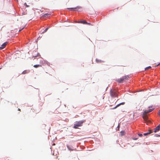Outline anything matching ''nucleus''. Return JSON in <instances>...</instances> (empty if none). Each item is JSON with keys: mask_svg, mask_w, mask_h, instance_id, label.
Here are the masks:
<instances>
[{"mask_svg": "<svg viewBox=\"0 0 160 160\" xmlns=\"http://www.w3.org/2000/svg\"><path fill=\"white\" fill-rule=\"evenodd\" d=\"M129 78L128 76H123L121 78H118L116 80V81L118 83H122L124 82H126Z\"/></svg>", "mask_w": 160, "mask_h": 160, "instance_id": "nucleus-1", "label": "nucleus"}, {"mask_svg": "<svg viewBox=\"0 0 160 160\" xmlns=\"http://www.w3.org/2000/svg\"><path fill=\"white\" fill-rule=\"evenodd\" d=\"M118 92L117 91L114 89H112L110 91V95L112 97L115 98L118 96Z\"/></svg>", "mask_w": 160, "mask_h": 160, "instance_id": "nucleus-2", "label": "nucleus"}, {"mask_svg": "<svg viewBox=\"0 0 160 160\" xmlns=\"http://www.w3.org/2000/svg\"><path fill=\"white\" fill-rule=\"evenodd\" d=\"M85 121H79L76 122L74 124L73 128H78V127H80L82 126L83 123Z\"/></svg>", "mask_w": 160, "mask_h": 160, "instance_id": "nucleus-3", "label": "nucleus"}, {"mask_svg": "<svg viewBox=\"0 0 160 160\" xmlns=\"http://www.w3.org/2000/svg\"><path fill=\"white\" fill-rule=\"evenodd\" d=\"M7 42H5L2 45L1 47H0V50H2L6 46L7 44Z\"/></svg>", "mask_w": 160, "mask_h": 160, "instance_id": "nucleus-4", "label": "nucleus"}, {"mask_svg": "<svg viewBox=\"0 0 160 160\" xmlns=\"http://www.w3.org/2000/svg\"><path fill=\"white\" fill-rule=\"evenodd\" d=\"M160 125H159L158 126L156 127V128H154V132H158V131L159 130H160Z\"/></svg>", "mask_w": 160, "mask_h": 160, "instance_id": "nucleus-5", "label": "nucleus"}, {"mask_svg": "<svg viewBox=\"0 0 160 160\" xmlns=\"http://www.w3.org/2000/svg\"><path fill=\"white\" fill-rule=\"evenodd\" d=\"M81 7L80 6H77L76 8H68V9H70L71 10H73L75 11V9H81Z\"/></svg>", "mask_w": 160, "mask_h": 160, "instance_id": "nucleus-6", "label": "nucleus"}, {"mask_svg": "<svg viewBox=\"0 0 160 160\" xmlns=\"http://www.w3.org/2000/svg\"><path fill=\"white\" fill-rule=\"evenodd\" d=\"M153 110V109H149V110H145L144 111V113L147 114L151 112H152Z\"/></svg>", "mask_w": 160, "mask_h": 160, "instance_id": "nucleus-7", "label": "nucleus"}, {"mask_svg": "<svg viewBox=\"0 0 160 160\" xmlns=\"http://www.w3.org/2000/svg\"><path fill=\"white\" fill-rule=\"evenodd\" d=\"M124 103H125L124 102H123L121 103H120L119 104H118L116 107H115L114 108H113L112 109H115L116 108H117L119 106H120V105H123L124 104Z\"/></svg>", "mask_w": 160, "mask_h": 160, "instance_id": "nucleus-8", "label": "nucleus"}, {"mask_svg": "<svg viewBox=\"0 0 160 160\" xmlns=\"http://www.w3.org/2000/svg\"><path fill=\"white\" fill-rule=\"evenodd\" d=\"M96 61L98 63H101L104 62L102 60L99 59H96Z\"/></svg>", "mask_w": 160, "mask_h": 160, "instance_id": "nucleus-9", "label": "nucleus"}, {"mask_svg": "<svg viewBox=\"0 0 160 160\" xmlns=\"http://www.w3.org/2000/svg\"><path fill=\"white\" fill-rule=\"evenodd\" d=\"M29 70H25L22 72V74H26L29 73Z\"/></svg>", "mask_w": 160, "mask_h": 160, "instance_id": "nucleus-10", "label": "nucleus"}, {"mask_svg": "<svg viewBox=\"0 0 160 160\" xmlns=\"http://www.w3.org/2000/svg\"><path fill=\"white\" fill-rule=\"evenodd\" d=\"M148 131H149L148 132L144 133L143 134L145 136H146V135H147L152 132V131L151 130H149Z\"/></svg>", "mask_w": 160, "mask_h": 160, "instance_id": "nucleus-11", "label": "nucleus"}, {"mask_svg": "<svg viewBox=\"0 0 160 160\" xmlns=\"http://www.w3.org/2000/svg\"><path fill=\"white\" fill-rule=\"evenodd\" d=\"M146 114H144V113L143 114V118L144 120H147L148 118L147 116L146 115Z\"/></svg>", "mask_w": 160, "mask_h": 160, "instance_id": "nucleus-12", "label": "nucleus"}, {"mask_svg": "<svg viewBox=\"0 0 160 160\" xmlns=\"http://www.w3.org/2000/svg\"><path fill=\"white\" fill-rule=\"evenodd\" d=\"M120 133H121V136H122L125 135V132L124 131H122Z\"/></svg>", "mask_w": 160, "mask_h": 160, "instance_id": "nucleus-13", "label": "nucleus"}, {"mask_svg": "<svg viewBox=\"0 0 160 160\" xmlns=\"http://www.w3.org/2000/svg\"><path fill=\"white\" fill-rule=\"evenodd\" d=\"M41 65L40 64H38V65H34L33 67L35 68H37L39 67H41Z\"/></svg>", "mask_w": 160, "mask_h": 160, "instance_id": "nucleus-14", "label": "nucleus"}, {"mask_svg": "<svg viewBox=\"0 0 160 160\" xmlns=\"http://www.w3.org/2000/svg\"><path fill=\"white\" fill-rule=\"evenodd\" d=\"M67 147L68 149L72 151L73 150V147H70L69 146H67Z\"/></svg>", "mask_w": 160, "mask_h": 160, "instance_id": "nucleus-15", "label": "nucleus"}, {"mask_svg": "<svg viewBox=\"0 0 160 160\" xmlns=\"http://www.w3.org/2000/svg\"><path fill=\"white\" fill-rule=\"evenodd\" d=\"M80 23H82L84 24H86L87 23V22L85 20L81 21H80Z\"/></svg>", "mask_w": 160, "mask_h": 160, "instance_id": "nucleus-16", "label": "nucleus"}, {"mask_svg": "<svg viewBox=\"0 0 160 160\" xmlns=\"http://www.w3.org/2000/svg\"><path fill=\"white\" fill-rule=\"evenodd\" d=\"M81 9H82V8L81 7V9H75V11H78V12L81 11Z\"/></svg>", "mask_w": 160, "mask_h": 160, "instance_id": "nucleus-17", "label": "nucleus"}, {"mask_svg": "<svg viewBox=\"0 0 160 160\" xmlns=\"http://www.w3.org/2000/svg\"><path fill=\"white\" fill-rule=\"evenodd\" d=\"M151 66H149V67H146L145 68V70H148V69H149L150 68H151Z\"/></svg>", "mask_w": 160, "mask_h": 160, "instance_id": "nucleus-18", "label": "nucleus"}, {"mask_svg": "<svg viewBox=\"0 0 160 160\" xmlns=\"http://www.w3.org/2000/svg\"><path fill=\"white\" fill-rule=\"evenodd\" d=\"M49 15V14H44L43 16V17H48V16Z\"/></svg>", "mask_w": 160, "mask_h": 160, "instance_id": "nucleus-19", "label": "nucleus"}, {"mask_svg": "<svg viewBox=\"0 0 160 160\" xmlns=\"http://www.w3.org/2000/svg\"><path fill=\"white\" fill-rule=\"evenodd\" d=\"M48 28H49V27H48V28H46V29L44 30V31L43 32H42V33H44L45 32H46L47 31V30L48 29Z\"/></svg>", "mask_w": 160, "mask_h": 160, "instance_id": "nucleus-20", "label": "nucleus"}, {"mask_svg": "<svg viewBox=\"0 0 160 160\" xmlns=\"http://www.w3.org/2000/svg\"><path fill=\"white\" fill-rule=\"evenodd\" d=\"M86 24H88V25H91V26H93V25L92 24L90 23H88V22H87V23Z\"/></svg>", "mask_w": 160, "mask_h": 160, "instance_id": "nucleus-21", "label": "nucleus"}, {"mask_svg": "<svg viewBox=\"0 0 160 160\" xmlns=\"http://www.w3.org/2000/svg\"><path fill=\"white\" fill-rule=\"evenodd\" d=\"M138 135L140 137H141L142 136V134H140V133H139L138 134Z\"/></svg>", "mask_w": 160, "mask_h": 160, "instance_id": "nucleus-22", "label": "nucleus"}, {"mask_svg": "<svg viewBox=\"0 0 160 160\" xmlns=\"http://www.w3.org/2000/svg\"><path fill=\"white\" fill-rule=\"evenodd\" d=\"M158 114L159 115H160V110H159V112L158 113Z\"/></svg>", "mask_w": 160, "mask_h": 160, "instance_id": "nucleus-23", "label": "nucleus"}, {"mask_svg": "<svg viewBox=\"0 0 160 160\" xmlns=\"http://www.w3.org/2000/svg\"><path fill=\"white\" fill-rule=\"evenodd\" d=\"M26 7L28 8V7H29V5H28L27 4L26 6Z\"/></svg>", "mask_w": 160, "mask_h": 160, "instance_id": "nucleus-24", "label": "nucleus"}, {"mask_svg": "<svg viewBox=\"0 0 160 160\" xmlns=\"http://www.w3.org/2000/svg\"><path fill=\"white\" fill-rule=\"evenodd\" d=\"M159 65V64H158L156 66H155V67H158V66Z\"/></svg>", "mask_w": 160, "mask_h": 160, "instance_id": "nucleus-25", "label": "nucleus"}, {"mask_svg": "<svg viewBox=\"0 0 160 160\" xmlns=\"http://www.w3.org/2000/svg\"><path fill=\"white\" fill-rule=\"evenodd\" d=\"M138 138H133V139L134 140H136Z\"/></svg>", "mask_w": 160, "mask_h": 160, "instance_id": "nucleus-26", "label": "nucleus"}, {"mask_svg": "<svg viewBox=\"0 0 160 160\" xmlns=\"http://www.w3.org/2000/svg\"><path fill=\"white\" fill-rule=\"evenodd\" d=\"M77 22V23H80V21H78V22Z\"/></svg>", "mask_w": 160, "mask_h": 160, "instance_id": "nucleus-27", "label": "nucleus"}, {"mask_svg": "<svg viewBox=\"0 0 160 160\" xmlns=\"http://www.w3.org/2000/svg\"><path fill=\"white\" fill-rule=\"evenodd\" d=\"M24 28L23 27L21 29L19 30V32H20Z\"/></svg>", "mask_w": 160, "mask_h": 160, "instance_id": "nucleus-28", "label": "nucleus"}, {"mask_svg": "<svg viewBox=\"0 0 160 160\" xmlns=\"http://www.w3.org/2000/svg\"><path fill=\"white\" fill-rule=\"evenodd\" d=\"M156 137H160V135H157V136H156Z\"/></svg>", "mask_w": 160, "mask_h": 160, "instance_id": "nucleus-29", "label": "nucleus"}, {"mask_svg": "<svg viewBox=\"0 0 160 160\" xmlns=\"http://www.w3.org/2000/svg\"><path fill=\"white\" fill-rule=\"evenodd\" d=\"M27 3H25L24 4V5H25V6H26V5H27Z\"/></svg>", "mask_w": 160, "mask_h": 160, "instance_id": "nucleus-30", "label": "nucleus"}, {"mask_svg": "<svg viewBox=\"0 0 160 160\" xmlns=\"http://www.w3.org/2000/svg\"><path fill=\"white\" fill-rule=\"evenodd\" d=\"M18 111H21V110H20V109L18 108Z\"/></svg>", "mask_w": 160, "mask_h": 160, "instance_id": "nucleus-31", "label": "nucleus"}, {"mask_svg": "<svg viewBox=\"0 0 160 160\" xmlns=\"http://www.w3.org/2000/svg\"><path fill=\"white\" fill-rule=\"evenodd\" d=\"M159 65H160V62L159 63Z\"/></svg>", "mask_w": 160, "mask_h": 160, "instance_id": "nucleus-32", "label": "nucleus"}, {"mask_svg": "<svg viewBox=\"0 0 160 160\" xmlns=\"http://www.w3.org/2000/svg\"><path fill=\"white\" fill-rule=\"evenodd\" d=\"M17 1H18V0H16Z\"/></svg>", "mask_w": 160, "mask_h": 160, "instance_id": "nucleus-33", "label": "nucleus"}]
</instances>
